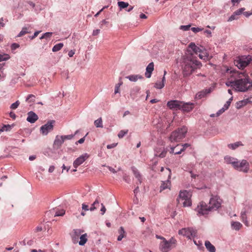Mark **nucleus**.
<instances>
[{
	"label": "nucleus",
	"instance_id": "22",
	"mask_svg": "<svg viewBox=\"0 0 252 252\" xmlns=\"http://www.w3.org/2000/svg\"><path fill=\"white\" fill-rule=\"evenodd\" d=\"M211 91H212V90L211 88H209L208 89H206L204 91H203L198 93L196 95V98H198L199 99L202 98V97H204V96H205V95L207 94L210 93L211 92Z\"/></svg>",
	"mask_w": 252,
	"mask_h": 252
},
{
	"label": "nucleus",
	"instance_id": "10",
	"mask_svg": "<svg viewBox=\"0 0 252 252\" xmlns=\"http://www.w3.org/2000/svg\"><path fill=\"white\" fill-rule=\"evenodd\" d=\"M178 233L179 235H182L189 239H191V237L195 236L196 232L192 228H185L179 230Z\"/></svg>",
	"mask_w": 252,
	"mask_h": 252
},
{
	"label": "nucleus",
	"instance_id": "57",
	"mask_svg": "<svg viewBox=\"0 0 252 252\" xmlns=\"http://www.w3.org/2000/svg\"><path fill=\"white\" fill-rule=\"evenodd\" d=\"M123 179L125 182H126L127 183H129L130 182V178L129 177V176L128 175H127L126 174L124 175Z\"/></svg>",
	"mask_w": 252,
	"mask_h": 252
},
{
	"label": "nucleus",
	"instance_id": "18",
	"mask_svg": "<svg viewBox=\"0 0 252 252\" xmlns=\"http://www.w3.org/2000/svg\"><path fill=\"white\" fill-rule=\"evenodd\" d=\"M167 150L164 148L156 149L155 151V156L160 158H163L166 156Z\"/></svg>",
	"mask_w": 252,
	"mask_h": 252
},
{
	"label": "nucleus",
	"instance_id": "26",
	"mask_svg": "<svg viewBox=\"0 0 252 252\" xmlns=\"http://www.w3.org/2000/svg\"><path fill=\"white\" fill-rule=\"evenodd\" d=\"M205 246L207 250L210 252H216L215 247L209 241H205Z\"/></svg>",
	"mask_w": 252,
	"mask_h": 252
},
{
	"label": "nucleus",
	"instance_id": "6",
	"mask_svg": "<svg viewBox=\"0 0 252 252\" xmlns=\"http://www.w3.org/2000/svg\"><path fill=\"white\" fill-rule=\"evenodd\" d=\"M251 61V56H242L235 60L234 64L238 68L243 69L250 63Z\"/></svg>",
	"mask_w": 252,
	"mask_h": 252
},
{
	"label": "nucleus",
	"instance_id": "9",
	"mask_svg": "<svg viewBox=\"0 0 252 252\" xmlns=\"http://www.w3.org/2000/svg\"><path fill=\"white\" fill-rule=\"evenodd\" d=\"M221 204V200L217 196H215L211 198L209 201V208H210L211 211L216 210L219 209Z\"/></svg>",
	"mask_w": 252,
	"mask_h": 252
},
{
	"label": "nucleus",
	"instance_id": "45",
	"mask_svg": "<svg viewBox=\"0 0 252 252\" xmlns=\"http://www.w3.org/2000/svg\"><path fill=\"white\" fill-rule=\"evenodd\" d=\"M78 132V131H76L74 134H70L67 135H63V138L64 140H70L72 139L74 136L75 135V134Z\"/></svg>",
	"mask_w": 252,
	"mask_h": 252
},
{
	"label": "nucleus",
	"instance_id": "13",
	"mask_svg": "<svg viewBox=\"0 0 252 252\" xmlns=\"http://www.w3.org/2000/svg\"><path fill=\"white\" fill-rule=\"evenodd\" d=\"M89 157V155L87 154H84L77 158L73 162V166L76 168L78 166L82 164Z\"/></svg>",
	"mask_w": 252,
	"mask_h": 252
},
{
	"label": "nucleus",
	"instance_id": "40",
	"mask_svg": "<svg viewBox=\"0 0 252 252\" xmlns=\"http://www.w3.org/2000/svg\"><path fill=\"white\" fill-rule=\"evenodd\" d=\"M53 33L51 32H47L45 33H44L40 37V39H48V38H50V37L52 36Z\"/></svg>",
	"mask_w": 252,
	"mask_h": 252
},
{
	"label": "nucleus",
	"instance_id": "27",
	"mask_svg": "<svg viewBox=\"0 0 252 252\" xmlns=\"http://www.w3.org/2000/svg\"><path fill=\"white\" fill-rule=\"evenodd\" d=\"M165 82V77L163 76L162 80L160 82H157L155 83L154 87L158 89H161L164 87Z\"/></svg>",
	"mask_w": 252,
	"mask_h": 252
},
{
	"label": "nucleus",
	"instance_id": "43",
	"mask_svg": "<svg viewBox=\"0 0 252 252\" xmlns=\"http://www.w3.org/2000/svg\"><path fill=\"white\" fill-rule=\"evenodd\" d=\"M128 133V130H122L118 134V136L119 138H122L124 136Z\"/></svg>",
	"mask_w": 252,
	"mask_h": 252
},
{
	"label": "nucleus",
	"instance_id": "52",
	"mask_svg": "<svg viewBox=\"0 0 252 252\" xmlns=\"http://www.w3.org/2000/svg\"><path fill=\"white\" fill-rule=\"evenodd\" d=\"M226 109L223 106L222 108L220 109L217 113H216V117H218L222 113H223Z\"/></svg>",
	"mask_w": 252,
	"mask_h": 252
},
{
	"label": "nucleus",
	"instance_id": "14",
	"mask_svg": "<svg viewBox=\"0 0 252 252\" xmlns=\"http://www.w3.org/2000/svg\"><path fill=\"white\" fill-rule=\"evenodd\" d=\"M182 101L178 100H170L167 103V106L171 109L180 110Z\"/></svg>",
	"mask_w": 252,
	"mask_h": 252
},
{
	"label": "nucleus",
	"instance_id": "19",
	"mask_svg": "<svg viewBox=\"0 0 252 252\" xmlns=\"http://www.w3.org/2000/svg\"><path fill=\"white\" fill-rule=\"evenodd\" d=\"M154 69V64L153 62L150 63L146 67L145 75L147 78L151 77L152 73Z\"/></svg>",
	"mask_w": 252,
	"mask_h": 252
},
{
	"label": "nucleus",
	"instance_id": "4",
	"mask_svg": "<svg viewBox=\"0 0 252 252\" xmlns=\"http://www.w3.org/2000/svg\"><path fill=\"white\" fill-rule=\"evenodd\" d=\"M176 242V240L173 237L168 241L165 239L160 242L159 244V249L162 252H168L175 246Z\"/></svg>",
	"mask_w": 252,
	"mask_h": 252
},
{
	"label": "nucleus",
	"instance_id": "7",
	"mask_svg": "<svg viewBox=\"0 0 252 252\" xmlns=\"http://www.w3.org/2000/svg\"><path fill=\"white\" fill-rule=\"evenodd\" d=\"M234 168L238 171L247 173L250 168L249 163L245 159L238 160Z\"/></svg>",
	"mask_w": 252,
	"mask_h": 252
},
{
	"label": "nucleus",
	"instance_id": "33",
	"mask_svg": "<svg viewBox=\"0 0 252 252\" xmlns=\"http://www.w3.org/2000/svg\"><path fill=\"white\" fill-rule=\"evenodd\" d=\"M190 146V145L188 143H186L182 145H180L179 147H181V148L180 149L179 151H177L175 153V155H178L181 154V153L185 151V150Z\"/></svg>",
	"mask_w": 252,
	"mask_h": 252
},
{
	"label": "nucleus",
	"instance_id": "39",
	"mask_svg": "<svg viewBox=\"0 0 252 252\" xmlns=\"http://www.w3.org/2000/svg\"><path fill=\"white\" fill-rule=\"evenodd\" d=\"M12 127V126L9 125H4L0 129V131H10Z\"/></svg>",
	"mask_w": 252,
	"mask_h": 252
},
{
	"label": "nucleus",
	"instance_id": "44",
	"mask_svg": "<svg viewBox=\"0 0 252 252\" xmlns=\"http://www.w3.org/2000/svg\"><path fill=\"white\" fill-rule=\"evenodd\" d=\"M10 58V56L8 54L0 55V62L6 61Z\"/></svg>",
	"mask_w": 252,
	"mask_h": 252
},
{
	"label": "nucleus",
	"instance_id": "64",
	"mask_svg": "<svg viewBox=\"0 0 252 252\" xmlns=\"http://www.w3.org/2000/svg\"><path fill=\"white\" fill-rule=\"evenodd\" d=\"M40 32V31H36L35 32L33 35L32 36H31L30 38L31 39H33V38H34L35 37H36L38 34L39 33V32Z\"/></svg>",
	"mask_w": 252,
	"mask_h": 252
},
{
	"label": "nucleus",
	"instance_id": "25",
	"mask_svg": "<svg viewBox=\"0 0 252 252\" xmlns=\"http://www.w3.org/2000/svg\"><path fill=\"white\" fill-rule=\"evenodd\" d=\"M171 185L170 181L169 180H167L165 181H162L160 185V190L162 191L167 189H170Z\"/></svg>",
	"mask_w": 252,
	"mask_h": 252
},
{
	"label": "nucleus",
	"instance_id": "24",
	"mask_svg": "<svg viewBox=\"0 0 252 252\" xmlns=\"http://www.w3.org/2000/svg\"><path fill=\"white\" fill-rule=\"evenodd\" d=\"M131 169L135 177L137 179L139 184H141L142 183V178L138 170L134 166L131 167Z\"/></svg>",
	"mask_w": 252,
	"mask_h": 252
},
{
	"label": "nucleus",
	"instance_id": "50",
	"mask_svg": "<svg viewBox=\"0 0 252 252\" xmlns=\"http://www.w3.org/2000/svg\"><path fill=\"white\" fill-rule=\"evenodd\" d=\"M190 26H191L190 25H185V26L182 25V26H180V29L184 31H187L189 30Z\"/></svg>",
	"mask_w": 252,
	"mask_h": 252
},
{
	"label": "nucleus",
	"instance_id": "34",
	"mask_svg": "<svg viewBox=\"0 0 252 252\" xmlns=\"http://www.w3.org/2000/svg\"><path fill=\"white\" fill-rule=\"evenodd\" d=\"M63 44L62 43H59L54 45L52 48V51L54 52L59 51L63 47Z\"/></svg>",
	"mask_w": 252,
	"mask_h": 252
},
{
	"label": "nucleus",
	"instance_id": "29",
	"mask_svg": "<svg viewBox=\"0 0 252 252\" xmlns=\"http://www.w3.org/2000/svg\"><path fill=\"white\" fill-rule=\"evenodd\" d=\"M140 91V88L138 87H134L131 90L130 92V95L132 98H134L137 94L139 93Z\"/></svg>",
	"mask_w": 252,
	"mask_h": 252
},
{
	"label": "nucleus",
	"instance_id": "21",
	"mask_svg": "<svg viewBox=\"0 0 252 252\" xmlns=\"http://www.w3.org/2000/svg\"><path fill=\"white\" fill-rule=\"evenodd\" d=\"M224 160L226 163L231 164L233 167L234 168L236 164H237L238 159L236 158L227 156L224 157Z\"/></svg>",
	"mask_w": 252,
	"mask_h": 252
},
{
	"label": "nucleus",
	"instance_id": "37",
	"mask_svg": "<svg viewBox=\"0 0 252 252\" xmlns=\"http://www.w3.org/2000/svg\"><path fill=\"white\" fill-rule=\"evenodd\" d=\"M94 125L96 127H103L102 121L101 118L96 120L94 122Z\"/></svg>",
	"mask_w": 252,
	"mask_h": 252
},
{
	"label": "nucleus",
	"instance_id": "5",
	"mask_svg": "<svg viewBox=\"0 0 252 252\" xmlns=\"http://www.w3.org/2000/svg\"><path fill=\"white\" fill-rule=\"evenodd\" d=\"M189 48L195 54H198V56L201 59L203 60L208 59L209 55L207 51L203 47L199 48L196 46L193 42H191L189 46Z\"/></svg>",
	"mask_w": 252,
	"mask_h": 252
},
{
	"label": "nucleus",
	"instance_id": "42",
	"mask_svg": "<svg viewBox=\"0 0 252 252\" xmlns=\"http://www.w3.org/2000/svg\"><path fill=\"white\" fill-rule=\"evenodd\" d=\"M65 214V211L63 209L56 210L55 216H63Z\"/></svg>",
	"mask_w": 252,
	"mask_h": 252
},
{
	"label": "nucleus",
	"instance_id": "1",
	"mask_svg": "<svg viewBox=\"0 0 252 252\" xmlns=\"http://www.w3.org/2000/svg\"><path fill=\"white\" fill-rule=\"evenodd\" d=\"M188 50V53L182 57L180 60V65L182 69L184 77L190 76L195 70L202 66L201 63L197 61L192 53Z\"/></svg>",
	"mask_w": 252,
	"mask_h": 252
},
{
	"label": "nucleus",
	"instance_id": "28",
	"mask_svg": "<svg viewBox=\"0 0 252 252\" xmlns=\"http://www.w3.org/2000/svg\"><path fill=\"white\" fill-rule=\"evenodd\" d=\"M243 146V143L241 141H238L234 143L228 144V147L232 150H235L240 146Z\"/></svg>",
	"mask_w": 252,
	"mask_h": 252
},
{
	"label": "nucleus",
	"instance_id": "38",
	"mask_svg": "<svg viewBox=\"0 0 252 252\" xmlns=\"http://www.w3.org/2000/svg\"><path fill=\"white\" fill-rule=\"evenodd\" d=\"M99 203L98 197L95 199V201L92 204L90 208L91 211H93L97 208L96 205H98Z\"/></svg>",
	"mask_w": 252,
	"mask_h": 252
},
{
	"label": "nucleus",
	"instance_id": "32",
	"mask_svg": "<svg viewBox=\"0 0 252 252\" xmlns=\"http://www.w3.org/2000/svg\"><path fill=\"white\" fill-rule=\"evenodd\" d=\"M87 241V235L86 233L82 235L80 237V241L79 242V244L80 246H83L85 244V243Z\"/></svg>",
	"mask_w": 252,
	"mask_h": 252
},
{
	"label": "nucleus",
	"instance_id": "20",
	"mask_svg": "<svg viewBox=\"0 0 252 252\" xmlns=\"http://www.w3.org/2000/svg\"><path fill=\"white\" fill-rule=\"evenodd\" d=\"M64 140L63 136H57L54 142V146L56 148H59L62 146Z\"/></svg>",
	"mask_w": 252,
	"mask_h": 252
},
{
	"label": "nucleus",
	"instance_id": "16",
	"mask_svg": "<svg viewBox=\"0 0 252 252\" xmlns=\"http://www.w3.org/2000/svg\"><path fill=\"white\" fill-rule=\"evenodd\" d=\"M190 193L187 190L181 191L179 195V199H177V201L180 203V202L183 201L186 199L190 198Z\"/></svg>",
	"mask_w": 252,
	"mask_h": 252
},
{
	"label": "nucleus",
	"instance_id": "47",
	"mask_svg": "<svg viewBox=\"0 0 252 252\" xmlns=\"http://www.w3.org/2000/svg\"><path fill=\"white\" fill-rule=\"evenodd\" d=\"M233 97L232 96L231 98H230L228 100H227L226 103L224 104L223 107L227 110L228 109L230 103L231 102V101L232 100Z\"/></svg>",
	"mask_w": 252,
	"mask_h": 252
},
{
	"label": "nucleus",
	"instance_id": "15",
	"mask_svg": "<svg viewBox=\"0 0 252 252\" xmlns=\"http://www.w3.org/2000/svg\"><path fill=\"white\" fill-rule=\"evenodd\" d=\"M181 105L180 110L187 112H190L194 108V104L191 102L185 103L182 102Z\"/></svg>",
	"mask_w": 252,
	"mask_h": 252
},
{
	"label": "nucleus",
	"instance_id": "36",
	"mask_svg": "<svg viewBox=\"0 0 252 252\" xmlns=\"http://www.w3.org/2000/svg\"><path fill=\"white\" fill-rule=\"evenodd\" d=\"M30 32H29L28 31V28H27V27H23L22 28L21 31L19 32V33L17 35V36L18 37H21V36H22L24 35L26 33H30Z\"/></svg>",
	"mask_w": 252,
	"mask_h": 252
},
{
	"label": "nucleus",
	"instance_id": "8",
	"mask_svg": "<svg viewBox=\"0 0 252 252\" xmlns=\"http://www.w3.org/2000/svg\"><path fill=\"white\" fill-rule=\"evenodd\" d=\"M195 210L198 216L207 215L210 211H211L209 206H208L206 203L204 202H201L199 204L197 205Z\"/></svg>",
	"mask_w": 252,
	"mask_h": 252
},
{
	"label": "nucleus",
	"instance_id": "56",
	"mask_svg": "<svg viewBox=\"0 0 252 252\" xmlns=\"http://www.w3.org/2000/svg\"><path fill=\"white\" fill-rule=\"evenodd\" d=\"M238 18L236 16V15L233 13V14L229 18L228 21H232L233 20L237 19Z\"/></svg>",
	"mask_w": 252,
	"mask_h": 252
},
{
	"label": "nucleus",
	"instance_id": "59",
	"mask_svg": "<svg viewBox=\"0 0 252 252\" xmlns=\"http://www.w3.org/2000/svg\"><path fill=\"white\" fill-rule=\"evenodd\" d=\"M85 136H84V137L81 138L80 139H79L78 141H77V142H76L75 144L76 145H77L78 143L79 144H82L85 141Z\"/></svg>",
	"mask_w": 252,
	"mask_h": 252
},
{
	"label": "nucleus",
	"instance_id": "46",
	"mask_svg": "<svg viewBox=\"0 0 252 252\" xmlns=\"http://www.w3.org/2000/svg\"><path fill=\"white\" fill-rule=\"evenodd\" d=\"M123 84V82L121 81L119 83L116 85L115 87V94L119 93L120 87Z\"/></svg>",
	"mask_w": 252,
	"mask_h": 252
},
{
	"label": "nucleus",
	"instance_id": "54",
	"mask_svg": "<svg viewBox=\"0 0 252 252\" xmlns=\"http://www.w3.org/2000/svg\"><path fill=\"white\" fill-rule=\"evenodd\" d=\"M241 217L242 219V220H245L247 219L246 217V212L245 211H242L241 213Z\"/></svg>",
	"mask_w": 252,
	"mask_h": 252
},
{
	"label": "nucleus",
	"instance_id": "31",
	"mask_svg": "<svg viewBox=\"0 0 252 252\" xmlns=\"http://www.w3.org/2000/svg\"><path fill=\"white\" fill-rule=\"evenodd\" d=\"M242 226V224L238 221H232L231 222L232 228L236 230H240Z\"/></svg>",
	"mask_w": 252,
	"mask_h": 252
},
{
	"label": "nucleus",
	"instance_id": "30",
	"mask_svg": "<svg viewBox=\"0 0 252 252\" xmlns=\"http://www.w3.org/2000/svg\"><path fill=\"white\" fill-rule=\"evenodd\" d=\"M130 81L136 82L138 79H142L143 77L138 75H131L126 77Z\"/></svg>",
	"mask_w": 252,
	"mask_h": 252
},
{
	"label": "nucleus",
	"instance_id": "58",
	"mask_svg": "<svg viewBox=\"0 0 252 252\" xmlns=\"http://www.w3.org/2000/svg\"><path fill=\"white\" fill-rule=\"evenodd\" d=\"M82 210H83L84 211H88L90 210V208H89V206L87 205H86L84 203L82 204Z\"/></svg>",
	"mask_w": 252,
	"mask_h": 252
},
{
	"label": "nucleus",
	"instance_id": "17",
	"mask_svg": "<svg viewBox=\"0 0 252 252\" xmlns=\"http://www.w3.org/2000/svg\"><path fill=\"white\" fill-rule=\"evenodd\" d=\"M38 119V116L33 111H30L28 113L27 121L30 123H34Z\"/></svg>",
	"mask_w": 252,
	"mask_h": 252
},
{
	"label": "nucleus",
	"instance_id": "3",
	"mask_svg": "<svg viewBox=\"0 0 252 252\" xmlns=\"http://www.w3.org/2000/svg\"><path fill=\"white\" fill-rule=\"evenodd\" d=\"M188 128L183 126L177 130L173 131L169 137V140L171 142H179L185 137L187 132Z\"/></svg>",
	"mask_w": 252,
	"mask_h": 252
},
{
	"label": "nucleus",
	"instance_id": "23",
	"mask_svg": "<svg viewBox=\"0 0 252 252\" xmlns=\"http://www.w3.org/2000/svg\"><path fill=\"white\" fill-rule=\"evenodd\" d=\"M118 233L119 235L117 238V240L120 241L123 238L126 237V231L124 230V228L123 226H121L118 230Z\"/></svg>",
	"mask_w": 252,
	"mask_h": 252
},
{
	"label": "nucleus",
	"instance_id": "48",
	"mask_svg": "<svg viewBox=\"0 0 252 252\" xmlns=\"http://www.w3.org/2000/svg\"><path fill=\"white\" fill-rule=\"evenodd\" d=\"M245 8H241L235 11L234 13L236 15V16H237L241 15L245 11Z\"/></svg>",
	"mask_w": 252,
	"mask_h": 252
},
{
	"label": "nucleus",
	"instance_id": "12",
	"mask_svg": "<svg viewBox=\"0 0 252 252\" xmlns=\"http://www.w3.org/2000/svg\"><path fill=\"white\" fill-rule=\"evenodd\" d=\"M233 70H230L228 68H227L226 69L225 75H229L230 77L228 78L227 81L225 82V85L227 87H231L233 89H234V84L235 83V78L234 77V76H232V73H230V72Z\"/></svg>",
	"mask_w": 252,
	"mask_h": 252
},
{
	"label": "nucleus",
	"instance_id": "55",
	"mask_svg": "<svg viewBox=\"0 0 252 252\" xmlns=\"http://www.w3.org/2000/svg\"><path fill=\"white\" fill-rule=\"evenodd\" d=\"M180 145L179 144H178L175 147H171L170 148V151H169L170 153V154H175V153L176 152H175V149L178 148L179 147Z\"/></svg>",
	"mask_w": 252,
	"mask_h": 252
},
{
	"label": "nucleus",
	"instance_id": "60",
	"mask_svg": "<svg viewBox=\"0 0 252 252\" xmlns=\"http://www.w3.org/2000/svg\"><path fill=\"white\" fill-rule=\"evenodd\" d=\"M74 233L75 236L78 237L81 233V230L80 229L74 230Z\"/></svg>",
	"mask_w": 252,
	"mask_h": 252
},
{
	"label": "nucleus",
	"instance_id": "49",
	"mask_svg": "<svg viewBox=\"0 0 252 252\" xmlns=\"http://www.w3.org/2000/svg\"><path fill=\"white\" fill-rule=\"evenodd\" d=\"M20 104V102L18 100L16 101L15 102L12 103L10 106V108L12 109H16Z\"/></svg>",
	"mask_w": 252,
	"mask_h": 252
},
{
	"label": "nucleus",
	"instance_id": "11",
	"mask_svg": "<svg viewBox=\"0 0 252 252\" xmlns=\"http://www.w3.org/2000/svg\"><path fill=\"white\" fill-rule=\"evenodd\" d=\"M55 123L54 121H51L48 122L47 124L41 126L40 130L43 135H47L48 132L53 129V124Z\"/></svg>",
	"mask_w": 252,
	"mask_h": 252
},
{
	"label": "nucleus",
	"instance_id": "53",
	"mask_svg": "<svg viewBox=\"0 0 252 252\" xmlns=\"http://www.w3.org/2000/svg\"><path fill=\"white\" fill-rule=\"evenodd\" d=\"M203 28H198V27L197 28L192 27L191 29V31L195 33L202 31L203 30Z\"/></svg>",
	"mask_w": 252,
	"mask_h": 252
},
{
	"label": "nucleus",
	"instance_id": "63",
	"mask_svg": "<svg viewBox=\"0 0 252 252\" xmlns=\"http://www.w3.org/2000/svg\"><path fill=\"white\" fill-rule=\"evenodd\" d=\"M101 208L100 211L101 212V214L103 215L106 212V208L103 204H101Z\"/></svg>",
	"mask_w": 252,
	"mask_h": 252
},
{
	"label": "nucleus",
	"instance_id": "2",
	"mask_svg": "<svg viewBox=\"0 0 252 252\" xmlns=\"http://www.w3.org/2000/svg\"><path fill=\"white\" fill-rule=\"evenodd\" d=\"M232 76L235 78L234 90L237 92H245L252 88V81L244 73L235 70L231 71Z\"/></svg>",
	"mask_w": 252,
	"mask_h": 252
},
{
	"label": "nucleus",
	"instance_id": "61",
	"mask_svg": "<svg viewBox=\"0 0 252 252\" xmlns=\"http://www.w3.org/2000/svg\"><path fill=\"white\" fill-rule=\"evenodd\" d=\"M99 32H100V30L99 29H96V30L93 31L92 34L93 36H96V35H98L99 33Z\"/></svg>",
	"mask_w": 252,
	"mask_h": 252
},
{
	"label": "nucleus",
	"instance_id": "41",
	"mask_svg": "<svg viewBox=\"0 0 252 252\" xmlns=\"http://www.w3.org/2000/svg\"><path fill=\"white\" fill-rule=\"evenodd\" d=\"M118 5L119 7L122 9L127 7L128 6L129 4L127 2H126L124 1H119L118 2Z\"/></svg>",
	"mask_w": 252,
	"mask_h": 252
},
{
	"label": "nucleus",
	"instance_id": "62",
	"mask_svg": "<svg viewBox=\"0 0 252 252\" xmlns=\"http://www.w3.org/2000/svg\"><path fill=\"white\" fill-rule=\"evenodd\" d=\"M75 54V50H71L69 51L68 55L69 57H72Z\"/></svg>",
	"mask_w": 252,
	"mask_h": 252
},
{
	"label": "nucleus",
	"instance_id": "51",
	"mask_svg": "<svg viewBox=\"0 0 252 252\" xmlns=\"http://www.w3.org/2000/svg\"><path fill=\"white\" fill-rule=\"evenodd\" d=\"M35 98V96L33 94H29L26 98L27 101H33Z\"/></svg>",
	"mask_w": 252,
	"mask_h": 252
},
{
	"label": "nucleus",
	"instance_id": "35",
	"mask_svg": "<svg viewBox=\"0 0 252 252\" xmlns=\"http://www.w3.org/2000/svg\"><path fill=\"white\" fill-rule=\"evenodd\" d=\"M180 203L183 204L184 207H188L191 205L190 198L186 199Z\"/></svg>",
	"mask_w": 252,
	"mask_h": 252
}]
</instances>
